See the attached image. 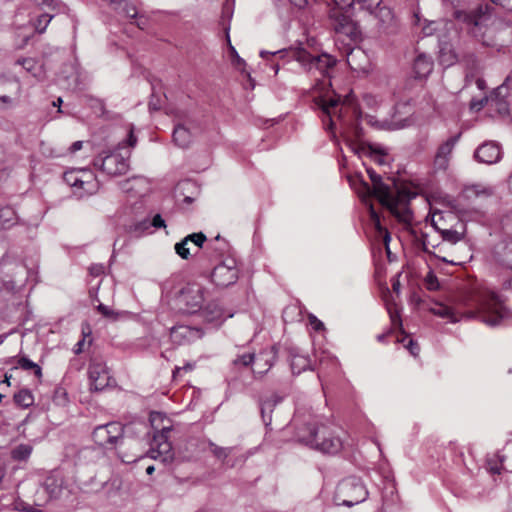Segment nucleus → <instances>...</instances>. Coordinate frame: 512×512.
Here are the masks:
<instances>
[{
  "label": "nucleus",
  "instance_id": "obj_1",
  "mask_svg": "<svg viewBox=\"0 0 512 512\" xmlns=\"http://www.w3.org/2000/svg\"><path fill=\"white\" fill-rule=\"evenodd\" d=\"M366 171L372 182V187L361 179V190L358 191L359 195L363 197L374 196L399 222L410 223L412 220V212L409 208V204L410 200L415 197V194L406 187H398L394 177L389 178L392 181V188L385 183L381 175L376 173L372 168H367Z\"/></svg>",
  "mask_w": 512,
  "mask_h": 512
},
{
  "label": "nucleus",
  "instance_id": "obj_2",
  "mask_svg": "<svg viewBox=\"0 0 512 512\" xmlns=\"http://www.w3.org/2000/svg\"><path fill=\"white\" fill-rule=\"evenodd\" d=\"M463 304L471 308L465 316L478 318L484 324L495 327L507 318L511 312L505 306L504 299L495 291L488 288H475L463 296Z\"/></svg>",
  "mask_w": 512,
  "mask_h": 512
},
{
  "label": "nucleus",
  "instance_id": "obj_3",
  "mask_svg": "<svg viewBox=\"0 0 512 512\" xmlns=\"http://www.w3.org/2000/svg\"><path fill=\"white\" fill-rule=\"evenodd\" d=\"M295 439L297 442L327 454H336L342 448V441L334 436L325 425H318L312 418L301 420L299 416L293 419Z\"/></svg>",
  "mask_w": 512,
  "mask_h": 512
},
{
  "label": "nucleus",
  "instance_id": "obj_4",
  "mask_svg": "<svg viewBox=\"0 0 512 512\" xmlns=\"http://www.w3.org/2000/svg\"><path fill=\"white\" fill-rule=\"evenodd\" d=\"M278 56L281 59L297 61L303 69L308 73L318 72L322 78L331 77V71L334 69L337 60L335 57L322 53L320 55H312L303 47H290L288 49H280L274 52L262 50L260 57L265 59L267 56Z\"/></svg>",
  "mask_w": 512,
  "mask_h": 512
},
{
  "label": "nucleus",
  "instance_id": "obj_5",
  "mask_svg": "<svg viewBox=\"0 0 512 512\" xmlns=\"http://www.w3.org/2000/svg\"><path fill=\"white\" fill-rule=\"evenodd\" d=\"M150 423L154 430L150 457L159 460L164 465L171 464L175 459V453L170 442V433L172 431L170 419L161 412H152L150 414Z\"/></svg>",
  "mask_w": 512,
  "mask_h": 512
},
{
  "label": "nucleus",
  "instance_id": "obj_6",
  "mask_svg": "<svg viewBox=\"0 0 512 512\" xmlns=\"http://www.w3.org/2000/svg\"><path fill=\"white\" fill-rule=\"evenodd\" d=\"M367 497L368 490L362 480L352 476L338 483L333 499L336 505L352 507L364 502Z\"/></svg>",
  "mask_w": 512,
  "mask_h": 512
},
{
  "label": "nucleus",
  "instance_id": "obj_7",
  "mask_svg": "<svg viewBox=\"0 0 512 512\" xmlns=\"http://www.w3.org/2000/svg\"><path fill=\"white\" fill-rule=\"evenodd\" d=\"M239 278V269L234 259H226L214 267L211 273L212 282L221 288L234 285Z\"/></svg>",
  "mask_w": 512,
  "mask_h": 512
},
{
  "label": "nucleus",
  "instance_id": "obj_8",
  "mask_svg": "<svg viewBox=\"0 0 512 512\" xmlns=\"http://www.w3.org/2000/svg\"><path fill=\"white\" fill-rule=\"evenodd\" d=\"M372 15L377 20L376 28L380 35L392 36L399 32L398 19L390 7L382 5Z\"/></svg>",
  "mask_w": 512,
  "mask_h": 512
},
{
  "label": "nucleus",
  "instance_id": "obj_9",
  "mask_svg": "<svg viewBox=\"0 0 512 512\" xmlns=\"http://www.w3.org/2000/svg\"><path fill=\"white\" fill-rule=\"evenodd\" d=\"M94 165L108 175L118 176L125 174L128 170L127 158L119 151H114L105 157L94 160Z\"/></svg>",
  "mask_w": 512,
  "mask_h": 512
},
{
  "label": "nucleus",
  "instance_id": "obj_10",
  "mask_svg": "<svg viewBox=\"0 0 512 512\" xmlns=\"http://www.w3.org/2000/svg\"><path fill=\"white\" fill-rule=\"evenodd\" d=\"M205 289L198 284H188L182 288L179 302L183 304L188 313H195L202 308Z\"/></svg>",
  "mask_w": 512,
  "mask_h": 512
},
{
  "label": "nucleus",
  "instance_id": "obj_11",
  "mask_svg": "<svg viewBox=\"0 0 512 512\" xmlns=\"http://www.w3.org/2000/svg\"><path fill=\"white\" fill-rule=\"evenodd\" d=\"M90 388L94 391H102L111 385V376L107 366L98 361H92L88 367Z\"/></svg>",
  "mask_w": 512,
  "mask_h": 512
},
{
  "label": "nucleus",
  "instance_id": "obj_12",
  "mask_svg": "<svg viewBox=\"0 0 512 512\" xmlns=\"http://www.w3.org/2000/svg\"><path fill=\"white\" fill-rule=\"evenodd\" d=\"M502 157V151L500 145L495 141H486L474 152V158L476 161L484 164H495Z\"/></svg>",
  "mask_w": 512,
  "mask_h": 512
},
{
  "label": "nucleus",
  "instance_id": "obj_13",
  "mask_svg": "<svg viewBox=\"0 0 512 512\" xmlns=\"http://www.w3.org/2000/svg\"><path fill=\"white\" fill-rule=\"evenodd\" d=\"M460 134L451 136L445 142H443L435 155L434 167L437 170H446L449 165L450 155L459 141Z\"/></svg>",
  "mask_w": 512,
  "mask_h": 512
},
{
  "label": "nucleus",
  "instance_id": "obj_14",
  "mask_svg": "<svg viewBox=\"0 0 512 512\" xmlns=\"http://www.w3.org/2000/svg\"><path fill=\"white\" fill-rule=\"evenodd\" d=\"M15 66H20L27 74L31 75L37 81H43L46 73L44 64L33 57H19L14 62Z\"/></svg>",
  "mask_w": 512,
  "mask_h": 512
},
{
  "label": "nucleus",
  "instance_id": "obj_15",
  "mask_svg": "<svg viewBox=\"0 0 512 512\" xmlns=\"http://www.w3.org/2000/svg\"><path fill=\"white\" fill-rule=\"evenodd\" d=\"M490 6L488 4H478L477 7L470 11H456L455 18L467 23L468 25H473L472 32L476 34L475 29L478 28L481 24L482 17L488 13Z\"/></svg>",
  "mask_w": 512,
  "mask_h": 512
},
{
  "label": "nucleus",
  "instance_id": "obj_16",
  "mask_svg": "<svg viewBox=\"0 0 512 512\" xmlns=\"http://www.w3.org/2000/svg\"><path fill=\"white\" fill-rule=\"evenodd\" d=\"M204 335V331L202 328L199 327H191L186 325H180L178 327H174L172 329V336L175 339H180L185 342H193L200 338H202Z\"/></svg>",
  "mask_w": 512,
  "mask_h": 512
},
{
  "label": "nucleus",
  "instance_id": "obj_17",
  "mask_svg": "<svg viewBox=\"0 0 512 512\" xmlns=\"http://www.w3.org/2000/svg\"><path fill=\"white\" fill-rule=\"evenodd\" d=\"M99 189L98 181L95 176L89 171H83L82 180L76 196L82 198L84 196L92 195Z\"/></svg>",
  "mask_w": 512,
  "mask_h": 512
},
{
  "label": "nucleus",
  "instance_id": "obj_18",
  "mask_svg": "<svg viewBox=\"0 0 512 512\" xmlns=\"http://www.w3.org/2000/svg\"><path fill=\"white\" fill-rule=\"evenodd\" d=\"M200 310L202 318L208 323H219L225 318L224 310L217 301L209 302Z\"/></svg>",
  "mask_w": 512,
  "mask_h": 512
},
{
  "label": "nucleus",
  "instance_id": "obj_19",
  "mask_svg": "<svg viewBox=\"0 0 512 512\" xmlns=\"http://www.w3.org/2000/svg\"><path fill=\"white\" fill-rule=\"evenodd\" d=\"M347 63L349 67L356 72H367L369 61L365 53L360 50H351L347 55Z\"/></svg>",
  "mask_w": 512,
  "mask_h": 512
},
{
  "label": "nucleus",
  "instance_id": "obj_20",
  "mask_svg": "<svg viewBox=\"0 0 512 512\" xmlns=\"http://www.w3.org/2000/svg\"><path fill=\"white\" fill-rule=\"evenodd\" d=\"M283 400V397L274 393L270 397L261 400L260 402V410L261 417L266 426L271 424V414L274 410V407L279 404Z\"/></svg>",
  "mask_w": 512,
  "mask_h": 512
},
{
  "label": "nucleus",
  "instance_id": "obj_21",
  "mask_svg": "<svg viewBox=\"0 0 512 512\" xmlns=\"http://www.w3.org/2000/svg\"><path fill=\"white\" fill-rule=\"evenodd\" d=\"M413 69L416 78H425L433 70V60L429 56L420 54L414 60Z\"/></svg>",
  "mask_w": 512,
  "mask_h": 512
},
{
  "label": "nucleus",
  "instance_id": "obj_22",
  "mask_svg": "<svg viewBox=\"0 0 512 512\" xmlns=\"http://www.w3.org/2000/svg\"><path fill=\"white\" fill-rule=\"evenodd\" d=\"M173 141L180 148H188L192 142V134L187 127L178 124L173 130Z\"/></svg>",
  "mask_w": 512,
  "mask_h": 512
},
{
  "label": "nucleus",
  "instance_id": "obj_23",
  "mask_svg": "<svg viewBox=\"0 0 512 512\" xmlns=\"http://www.w3.org/2000/svg\"><path fill=\"white\" fill-rule=\"evenodd\" d=\"M339 98H330L328 100L324 98H319L316 101L317 106L322 110L325 116L328 118V125L326 129L332 130L334 127V122L332 120V109H335L339 105Z\"/></svg>",
  "mask_w": 512,
  "mask_h": 512
},
{
  "label": "nucleus",
  "instance_id": "obj_24",
  "mask_svg": "<svg viewBox=\"0 0 512 512\" xmlns=\"http://www.w3.org/2000/svg\"><path fill=\"white\" fill-rule=\"evenodd\" d=\"M506 89L504 84L497 87L493 94L490 96L491 105L495 107L497 112L501 115H507L509 113L508 103L502 96V90Z\"/></svg>",
  "mask_w": 512,
  "mask_h": 512
},
{
  "label": "nucleus",
  "instance_id": "obj_25",
  "mask_svg": "<svg viewBox=\"0 0 512 512\" xmlns=\"http://www.w3.org/2000/svg\"><path fill=\"white\" fill-rule=\"evenodd\" d=\"M276 357H277V349L275 346H272L270 349L268 350H264L262 351L259 355H258V358L257 360L258 361H263L266 368L263 369V370H253V373L255 375V377H257V375H264L265 373L268 372V370L273 366L275 360H276Z\"/></svg>",
  "mask_w": 512,
  "mask_h": 512
},
{
  "label": "nucleus",
  "instance_id": "obj_26",
  "mask_svg": "<svg viewBox=\"0 0 512 512\" xmlns=\"http://www.w3.org/2000/svg\"><path fill=\"white\" fill-rule=\"evenodd\" d=\"M369 212H370V218H371V221L373 222V225L375 227V229L381 234L383 235V241H384V244L386 246V249H387V252L389 253V242L391 240V236H390V233L389 231L384 228L382 225H381V222H380V218H379V215L378 213L375 211L373 205L371 204L369 206Z\"/></svg>",
  "mask_w": 512,
  "mask_h": 512
},
{
  "label": "nucleus",
  "instance_id": "obj_27",
  "mask_svg": "<svg viewBox=\"0 0 512 512\" xmlns=\"http://www.w3.org/2000/svg\"><path fill=\"white\" fill-rule=\"evenodd\" d=\"M290 366L293 374H300L303 371H306L311 366V361L309 357L300 355V354H292L290 360Z\"/></svg>",
  "mask_w": 512,
  "mask_h": 512
},
{
  "label": "nucleus",
  "instance_id": "obj_28",
  "mask_svg": "<svg viewBox=\"0 0 512 512\" xmlns=\"http://www.w3.org/2000/svg\"><path fill=\"white\" fill-rule=\"evenodd\" d=\"M92 438L94 442L102 447H106L108 445H111V438L112 436L109 435V430L107 424L97 426L93 433Z\"/></svg>",
  "mask_w": 512,
  "mask_h": 512
},
{
  "label": "nucleus",
  "instance_id": "obj_29",
  "mask_svg": "<svg viewBox=\"0 0 512 512\" xmlns=\"http://www.w3.org/2000/svg\"><path fill=\"white\" fill-rule=\"evenodd\" d=\"M43 487L50 498H58L62 491V482L54 476H49L45 479Z\"/></svg>",
  "mask_w": 512,
  "mask_h": 512
},
{
  "label": "nucleus",
  "instance_id": "obj_30",
  "mask_svg": "<svg viewBox=\"0 0 512 512\" xmlns=\"http://www.w3.org/2000/svg\"><path fill=\"white\" fill-rule=\"evenodd\" d=\"M14 402L22 408H28L33 405L34 397L30 390L21 389L14 394Z\"/></svg>",
  "mask_w": 512,
  "mask_h": 512
},
{
  "label": "nucleus",
  "instance_id": "obj_31",
  "mask_svg": "<svg viewBox=\"0 0 512 512\" xmlns=\"http://www.w3.org/2000/svg\"><path fill=\"white\" fill-rule=\"evenodd\" d=\"M109 435L111 438V445H116L119 441L123 442L124 440V426L119 422H110L107 423Z\"/></svg>",
  "mask_w": 512,
  "mask_h": 512
},
{
  "label": "nucleus",
  "instance_id": "obj_32",
  "mask_svg": "<svg viewBox=\"0 0 512 512\" xmlns=\"http://www.w3.org/2000/svg\"><path fill=\"white\" fill-rule=\"evenodd\" d=\"M149 189V183L145 178L134 177L133 183L130 184V193L133 192L138 197L144 196Z\"/></svg>",
  "mask_w": 512,
  "mask_h": 512
},
{
  "label": "nucleus",
  "instance_id": "obj_33",
  "mask_svg": "<svg viewBox=\"0 0 512 512\" xmlns=\"http://www.w3.org/2000/svg\"><path fill=\"white\" fill-rule=\"evenodd\" d=\"M431 312L441 318H447L452 323H456L459 321V318L456 317L455 312L449 306L439 304L436 307L431 309Z\"/></svg>",
  "mask_w": 512,
  "mask_h": 512
},
{
  "label": "nucleus",
  "instance_id": "obj_34",
  "mask_svg": "<svg viewBox=\"0 0 512 512\" xmlns=\"http://www.w3.org/2000/svg\"><path fill=\"white\" fill-rule=\"evenodd\" d=\"M83 171L84 170H79V171L72 170V171L66 172L64 174V181L69 186H71L73 188V193L75 195H76V192L79 189V186H80V183H81V180H82V176H83Z\"/></svg>",
  "mask_w": 512,
  "mask_h": 512
},
{
  "label": "nucleus",
  "instance_id": "obj_35",
  "mask_svg": "<svg viewBox=\"0 0 512 512\" xmlns=\"http://www.w3.org/2000/svg\"><path fill=\"white\" fill-rule=\"evenodd\" d=\"M151 233V223L149 218H144L141 221L130 226V234L136 237H141L144 234Z\"/></svg>",
  "mask_w": 512,
  "mask_h": 512
},
{
  "label": "nucleus",
  "instance_id": "obj_36",
  "mask_svg": "<svg viewBox=\"0 0 512 512\" xmlns=\"http://www.w3.org/2000/svg\"><path fill=\"white\" fill-rule=\"evenodd\" d=\"M208 447L211 453L219 460L225 461L226 458L232 453V447H220L211 440L208 441Z\"/></svg>",
  "mask_w": 512,
  "mask_h": 512
},
{
  "label": "nucleus",
  "instance_id": "obj_37",
  "mask_svg": "<svg viewBox=\"0 0 512 512\" xmlns=\"http://www.w3.org/2000/svg\"><path fill=\"white\" fill-rule=\"evenodd\" d=\"M32 447L27 444H20L11 451V457L17 461H24L29 458Z\"/></svg>",
  "mask_w": 512,
  "mask_h": 512
},
{
  "label": "nucleus",
  "instance_id": "obj_38",
  "mask_svg": "<svg viewBox=\"0 0 512 512\" xmlns=\"http://www.w3.org/2000/svg\"><path fill=\"white\" fill-rule=\"evenodd\" d=\"M465 193L467 197H480V196H490L492 194V190L490 188L481 186L479 184H474L465 188Z\"/></svg>",
  "mask_w": 512,
  "mask_h": 512
},
{
  "label": "nucleus",
  "instance_id": "obj_39",
  "mask_svg": "<svg viewBox=\"0 0 512 512\" xmlns=\"http://www.w3.org/2000/svg\"><path fill=\"white\" fill-rule=\"evenodd\" d=\"M354 4L359 5L361 10L373 14L378 7L382 6V0H352Z\"/></svg>",
  "mask_w": 512,
  "mask_h": 512
},
{
  "label": "nucleus",
  "instance_id": "obj_40",
  "mask_svg": "<svg viewBox=\"0 0 512 512\" xmlns=\"http://www.w3.org/2000/svg\"><path fill=\"white\" fill-rule=\"evenodd\" d=\"M18 366L21 367L23 370H33L35 376L38 378L42 376L41 367L25 356L19 358Z\"/></svg>",
  "mask_w": 512,
  "mask_h": 512
},
{
  "label": "nucleus",
  "instance_id": "obj_41",
  "mask_svg": "<svg viewBox=\"0 0 512 512\" xmlns=\"http://www.w3.org/2000/svg\"><path fill=\"white\" fill-rule=\"evenodd\" d=\"M53 17L54 14H51L50 12H44L41 15H39L34 23L35 30L40 34L45 32L48 24L50 23Z\"/></svg>",
  "mask_w": 512,
  "mask_h": 512
},
{
  "label": "nucleus",
  "instance_id": "obj_42",
  "mask_svg": "<svg viewBox=\"0 0 512 512\" xmlns=\"http://www.w3.org/2000/svg\"><path fill=\"white\" fill-rule=\"evenodd\" d=\"M175 252L182 258L188 259L191 255L190 241L185 237L175 244Z\"/></svg>",
  "mask_w": 512,
  "mask_h": 512
},
{
  "label": "nucleus",
  "instance_id": "obj_43",
  "mask_svg": "<svg viewBox=\"0 0 512 512\" xmlns=\"http://www.w3.org/2000/svg\"><path fill=\"white\" fill-rule=\"evenodd\" d=\"M255 360L254 353L238 355L232 362L234 367H249Z\"/></svg>",
  "mask_w": 512,
  "mask_h": 512
},
{
  "label": "nucleus",
  "instance_id": "obj_44",
  "mask_svg": "<svg viewBox=\"0 0 512 512\" xmlns=\"http://www.w3.org/2000/svg\"><path fill=\"white\" fill-rule=\"evenodd\" d=\"M433 226L441 233L443 240L448 241L450 243H457L461 240V234L456 230L452 229H443L440 230L437 228L436 224L433 222Z\"/></svg>",
  "mask_w": 512,
  "mask_h": 512
},
{
  "label": "nucleus",
  "instance_id": "obj_45",
  "mask_svg": "<svg viewBox=\"0 0 512 512\" xmlns=\"http://www.w3.org/2000/svg\"><path fill=\"white\" fill-rule=\"evenodd\" d=\"M340 34H344L351 39H356L360 35V29L359 26L351 19L346 26L340 28Z\"/></svg>",
  "mask_w": 512,
  "mask_h": 512
},
{
  "label": "nucleus",
  "instance_id": "obj_46",
  "mask_svg": "<svg viewBox=\"0 0 512 512\" xmlns=\"http://www.w3.org/2000/svg\"><path fill=\"white\" fill-rule=\"evenodd\" d=\"M52 401L57 406H65L68 403V395L64 388L58 387L54 390Z\"/></svg>",
  "mask_w": 512,
  "mask_h": 512
},
{
  "label": "nucleus",
  "instance_id": "obj_47",
  "mask_svg": "<svg viewBox=\"0 0 512 512\" xmlns=\"http://www.w3.org/2000/svg\"><path fill=\"white\" fill-rule=\"evenodd\" d=\"M97 311L106 318L118 319L119 317H125V312H115L102 303L97 306Z\"/></svg>",
  "mask_w": 512,
  "mask_h": 512
},
{
  "label": "nucleus",
  "instance_id": "obj_48",
  "mask_svg": "<svg viewBox=\"0 0 512 512\" xmlns=\"http://www.w3.org/2000/svg\"><path fill=\"white\" fill-rule=\"evenodd\" d=\"M14 211L13 209L6 207L0 210V224L3 227L9 226L14 220Z\"/></svg>",
  "mask_w": 512,
  "mask_h": 512
},
{
  "label": "nucleus",
  "instance_id": "obj_49",
  "mask_svg": "<svg viewBox=\"0 0 512 512\" xmlns=\"http://www.w3.org/2000/svg\"><path fill=\"white\" fill-rule=\"evenodd\" d=\"M190 241V244H193L197 250L200 249L203 243L206 241V236L202 232L192 233L186 236Z\"/></svg>",
  "mask_w": 512,
  "mask_h": 512
},
{
  "label": "nucleus",
  "instance_id": "obj_50",
  "mask_svg": "<svg viewBox=\"0 0 512 512\" xmlns=\"http://www.w3.org/2000/svg\"><path fill=\"white\" fill-rule=\"evenodd\" d=\"M426 287L428 290L434 291L439 288V281L436 275L432 272H429L425 278Z\"/></svg>",
  "mask_w": 512,
  "mask_h": 512
},
{
  "label": "nucleus",
  "instance_id": "obj_51",
  "mask_svg": "<svg viewBox=\"0 0 512 512\" xmlns=\"http://www.w3.org/2000/svg\"><path fill=\"white\" fill-rule=\"evenodd\" d=\"M131 18H136L135 24L140 30H144L148 26V18L145 16H138L137 13L130 15ZM133 24V22L130 20V25Z\"/></svg>",
  "mask_w": 512,
  "mask_h": 512
},
{
  "label": "nucleus",
  "instance_id": "obj_52",
  "mask_svg": "<svg viewBox=\"0 0 512 512\" xmlns=\"http://www.w3.org/2000/svg\"><path fill=\"white\" fill-rule=\"evenodd\" d=\"M309 324L311 325L312 329L315 331H323L325 329L324 323L320 321L315 315L310 314L308 316Z\"/></svg>",
  "mask_w": 512,
  "mask_h": 512
},
{
  "label": "nucleus",
  "instance_id": "obj_53",
  "mask_svg": "<svg viewBox=\"0 0 512 512\" xmlns=\"http://www.w3.org/2000/svg\"><path fill=\"white\" fill-rule=\"evenodd\" d=\"M163 103V99L161 96H156L154 93H152L151 99L149 101V109L152 111H158L160 110Z\"/></svg>",
  "mask_w": 512,
  "mask_h": 512
},
{
  "label": "nucleus",
  "instance_id": "obj_54",
  "mask_svg": "<svg viewBox=\"0 0 512 512\" xmlns=\"http://www.w3.org/2000/svg\"><path fill=\"white\" fill-rule=\"evenodd\" d=\"M37 5L48 7L49 11H55L60 6V2L56 0H35Z\"/></svg>",
  "mask_w": 512,
  "mask_h": 512
},
{
  "label": "nucleus",
  "instance_id": "obj_55",
  "mask_svg": "<svg viewBox=\"0 0 512 512\" xmlns=\"http://www.w3.org/2000/svg\"><path fill=\"white\" fill-rule=\"evenodd\" d=\"M350 18L340 14L335 21L334 28L337 33H340V28L346 26L350 22Z\"/></svg>",
  "mask_w": 512,
  "mask_h": 512
},
{
  "label": "nucleus",
  "instance_id": "obj_56",
  "mask_svg": "<svg viewBox=\"0 0 512 512\" xmlns=\"http://www.w3.org/2000/svg\"><path fill=\"white\" fill-rule=\"evenodd\" d=\"M150 223H151V228L154 227L156 229H159V228H165L166 227L165 220L162 218V216L160 214H156L152 218V220H150Z\"/></svg>",
  "mask_w": 512,
  "mask_h": 512
},
{
  "label": "nucleus",
  "instance_id": "obj_57",
  "mask_svg": "<svg viewBox=\"0 0 512 512\" xmlns=\"http://www.w3.org/2000/svg\"><path fill=\"white\" fill-rule=\"evenodd\" d=\"M348 145L350 149L357 155H361L363 153H366V147L362 144H357L352 141H348Z\"/></svg>",
  "mask_w": 512,
  "mask_h": 512
},
{
  "label": "nucleus",
  "instance_id": "obj_58",
  "mask_svg": "<svg viewBox=\"0 0 512 512\" xmlns=\"http://www.w3.org/2000/svg\"><path fill=\"white\" fill-rule=\"evenodd\" d=\"M82 333H83V338L81 340H79L77 342V344L75 345V348H74V353L75 354L82 353L83 347H84V344H85V338H86V336H89L91 332L88 329V332L86 333L85 330L83 329Z\"/></svg>",
  "mask_w": 512,
  "mask_h": 512
},
{
  "label": "nucleus",
  "instance_id": "obj_59",
  "mask_svg": "<svg viewBox=\"0 0 512 512\" xmlns=\"http://www.w3.org/2000/svg\"><path fill=\"white\" fill-rule=\"evenodd\" d=\"M105 267L102 264H93L89 268V272L92 276L98 277L104 273Z\"/></svg>",
  "mask_w": 512,
  "mask_h": 512
},
{
  "label": "nucleus",
  "instance_id": "obj_60",
  "mask_svg": "<svg viewBox=\"0 0 512 512\" xmlns=\"http://www.w3.org/2000/svg\"><path fill=\"white\" fill-rule=\"evenodd\" d=\"M405 347L409 350V352L413 356H416L419 353V346L412 339H409V342H408V344Z\"/></svg>",
  "mask_w": 512,
  "mask_h": 512
},
{
  "label": "nucleus",
  "instance_id": "obj_61",
  "mask_svg": "<svg viewBox=\"0 0 512 512\" xmlns=\"http://www.w3.org/2000/svg\"><path fill=\"white\" fill-rule=\"evenodd\" d=\"M409 123H408V120L407 119H404L400 122H392L388 125V129L390 130H397V129H401V128H404L406 126H408Z\"/></svg>",
  "mask_w": 512,
  "mask_h": 512
},
{
  "label": "nucleus",
  "instance_id": "obj_62",
  "mask_svg": "<svg viewBox=\"0 0 512 512\" xmlns=\"http://www.w3.org/2000/svg\"><path fill=\"white\" fill-rule=\"evenodd\" d=\"M389 315L393 325H402L401 317L397 311H392L389 309Z\"/></svg>",
  "mask_w": 512,
  "mask_h": 512
},
{
  "label": "nucleus",
  "instance_id": "obj_63",
  "mask_svg": "<svg viewBox=\"0 0 512 512\" xmlns=\"http://www.w3.org/2000/svg\"><path fill=\"white\" fill-rule=\"evenodd\" d=\"M369 149H370V153H376L377 154V156L375 157V161L378 164L382 165V164L385 163L384 158H383L385 153L382 150H380V149L379 150L372 149L371 147H369Z\"/></svg>",
  "mask_w": 512,
  "mask_h": 512
},
{
  "label": "nucleus",
  "instance_id": "obj_64",
  "mask_svg": "<svg viewBox=\"0 0 512 512\" xmlns=\"http://www.w3.org/2000/svg\"><path fill=\"white\" fill-rule=\"evenodd\" d=\"M508 11H512V0H491Z\"/></svg>",
  "mask_w": 512,
  "mask_h": 512
}]
</instances>
